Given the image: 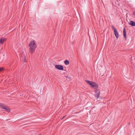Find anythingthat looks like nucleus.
I'll return each mask as SVG.
<instances>
[{
	"mask_svg": "<svg viewBox=\"0 0 135 135\" xmlns=\"http://www.w3.org/2000/svg\"><path fill=\"white\" fill-rule=\"evenodd\" d=\"M29 52L31 54H32L35 51L37 46L36 42L34 40L31 41L29 45Z\"/></svg>",
	"mask_w": 135,
	"mask_h": 135,
	"instance_id": "nucleus-1",
	"label": "nucleus"
},
{
	"mask_svg": "<svg viewBox=\"0 0 135 135\" xmlns=\"http://www.w3.org/2000/svg\"><path fill=\"white\" fill-rule=\"evenodd\" d=\"M87 82L91 86L94 88H97L98 87V85L96 83L89 80H86Z\"/></svg>",
	"mask_w": 135,
	"mask_h": 135,
	"instance_id": "nucleus-2",
	"label": "nucleus"
},
{
	"mask_svg": "<svg viewBox=\"0 0 135 135\" xmlns=\"http://www.w3.org/2000/svg\"><path fill=\"white\" fill-rule=\"evenodd\" d=\"M0 107H1L6 111L7 112L10 111V109L9 108L3 104L0 103Z\"/></svg>",
	"mask_w": 135,
	"mask_h": 135,
	"instance_id": "nucleus-3",
	"label": "nucleus"
},
{
	"mask_svg": "<svg viewBox=\"0 0 135 135\" xmlns=\"http://www.w3.org/2000/svg\"><path fill=\"white\" fill-rule=\"evenodd\" d=\"M95 92L96 94H95L94 96L97 99H98L100 96V92L99 90L97 89H96L95 91Z\"/></svg>",
	"mask_w": 135,
	"mask_h": 135,
	"instance_id": "nucleus-4",
	"label": "nucleus"
},
{
	"mask_svg": "<svg viewBox=\"0 0 135 135\" xmlns=\"http://www.w3.org/2000/svg\"><path fill=\"white\" fill-rule=\"evenodd\" d=\"M55 67L58 70H62L63 69V66L61 65H55Z\"/></svg>",
	"mask_w": 135,
	"mask_h": 135,
	"instance_id": "nucleus-5",
	"label": "nucleus"
},
{
	"mask_svg": "<svg viewBox=\"0 0 135 135\" xmlns=\"http://www.w3.org/2000/svg\"><path fill=\"white\" fill-rule=\"evenodd\" d=\"M6 38L4 37H1L0 39V44H2L6 41Z\"/></svg>",
	"mask_w": 135,
	"mask_h": 135,
	"instance_id": "nucleus-6",
	"label": "nucleus"
},
{
	"mask_svg": "<svg viewBox=\"0 0 135 135\" xmlns=\"http://www.w3.org/2000/svg\"><path fill=\"white\" fill-rule=\"evenodd\" d=\"M114 32L115 37L116 38H118L119 37V33L118 32L117 30L115 31H114Z\"/></svg>",
	"mask_w": 135,
	"mask_h": 135,
	"instance_id": "nucleus-7",
	"label": "nucleus"
},
{
	"mask_svg": "<svg viewBox=\"0 0 135 135\" xmlns=\"http://www.w3.org/2000/svg\"><path fill=\"white\" fill-rule=\"evenodd\" d=\"M130 25L132 26H135V22L132 21H130Z\"/></svg>",
	"mask_w": 135,
	"mask_h": 135,
	"instance_id": "nucleus-8",
	"label": "nucleus"
},
{
	"mask_svg": "<svg viewBox=\"0 0 135 135\" xmlns=\"http://www.w3.org/2000/svg\"><path fill=\"white\" fill-rule=\"evenodd\" d=\"M123 34L125 38H126V29L124 28L123 30Z\"/></svg>",
	"mask_w": 135,
	"mask_h": 135,
	"instance_id": "nucleus-9",
	"label": "nucleus"
},
{
	"mask_svg": "<svg viewBox=\"0 0 135 135\" xmlns=\"http://www.w3.org/2000/svg\"><path fill=\"white\" fill-rule=\"evenodd\" d=\"M65 64L66 65H68L69 64V61L67 60H65L64 62Z\"/></svg>",
	"mask_w": 135,
	"mask_h": 135,
	"instance_id": "nucleus-10",
	"label": "nucleus"
},
{
	"mask_svg": "<svg viewBox=\"0 0 135 135\" xmlns=\"http://www.w3.org/2000/svg\"><path fill=\"white\" fill-rule=\"evenodd\" d=\"M112 28L113 29L114 31H115L117 30L115 28H114L113 26H112Z\"/></svg>",
	"mask_w": 135,
	"mask_h": 135,
	"instance_id": "nucleus-11",
	"label": "nucleus"
},
{
	"mask_svg": "<svg viewBox=\"0 0 135 135\" xmlns=\"http://www.w3.org/2000/svg\"><path fill=\"white\" fill-rule=\"evenodd\" d=\"M3 69L2 68H0V71H2L3 70Z\"/></svg>",
	"mask_w": 135,
	"mask_h": 135,
	"instance_id": "nucleus-12",
	"label": "nucleus"
},
{
	"mask_svg": "<svg viewBox=\"0 0 135 135\" xmlns=\"http://www.w3.org/2000/svg\"><path fill=\"white\" fill-rule=\"evenodd\" d=\"M24 61L25 62H26V59H24Z\"/></svg>",
	"mask_w": 135,
	"mask_h": 135,
	"instance_id": "nucleus-13",
	"label": "nucleus"
},
{
	"mask_svg": "<svg viewBox=\"0 0 135 135\" xmlns=\"http://www.w3.org/2000/svg\"><path fill=\"white\" fill-rule=\"evenodd\" d=\"M133 13H134V15H135V12H134Z\"/></svg>",
	"mask_w": 135,
	"mask_h": 135,
	"instance_id": "nucleus-14",
	"label": "nucleus"
},
{
	"mask_svg": "<svg viewBox=\"0 0 135 135\" xmlns=\"http://www.w3.org/2000/svg\"><path fill=\"white\" fill-rule=\"evenodd\" d=\"M65 117V116L64 117L62 118V119H63V118H64Z\"/></svg>",
	"mask_w": 135,
	"mask_h": 135,
	"instance_id": "nucleus-15",
	"label": "nucleus"
}]
</instances>
